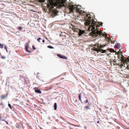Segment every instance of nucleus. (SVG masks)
Returning a JSON list of instances; mask_svg holds the SVG:
<instances>
[{
	"label": "nucleus",
	"instance_id": "obj_1",
	"mask_svg": "<svg viewBox=\"0 0 129 129\" xmlns=\"http://www.w3.org/2000/svg\"><path fill=\"white\" fill-rule=\"evenodd\" d=\"M91 15L89 14H86L84 20L85 21V24L86 26H88V30L92 31L93 36L95 37H97L102 35L105 36V38L107 37V34L105 33L103 34L101 31L96 30L97 29V25H96V23L93 20H92L91 18Z\"/></svg>",
	"mask_w": 129,
	"mask_h": 129
},
{
	"label": "nucleus",
	"instance_id": "obj_2",
	"mask_svg": "<svg viewBox=\"0 0 129 129\" xmlns=\"http://www.w3.org/2000/svg\"><path fill=\"white\" fill-rule=\"evenodd\" d=\"M53 2V0L50 1L48 7L50 12L55 15L57 13L56 9L58 8H61L62 7L64 6L65 2L63 0H56L55 3Z\"/></svg>",
	"mask_w": 129,
	"mask_h": 129
},
{
	"label": "nucleus",
	"instance_id": "obj_3",
	"mask_svg": "<svg viewBox=\"0 0 129 129\" xmlns=\"http://www.w3.org/2000/svg\"><path fill=\"white\" fill-rule=\"evenodd\" d=\"M69 8L71 12L75 11L81 14L83 12L81 9V8H78L75 5H70L69 6Z\"/></svg>",
	"mask_w": 129,
	"mask_h": 129
},
{
	"label": "nucleus",
	"instance_id": "obj_4",
	"mask_svg": "<svg viewBox=\"0 0 129 129\" xmlns=\"http://www.w3.org/2000/svg\"><path fill=\"white\" fill-rule=\"evenodd\" d=\"M100 45L98 44H95L94 45L92 49H94L97 50H98L100 48Z\"/></svg>",
	"mask_w": 129,
	"mask_h": 129
},
{
	"label": "nucleus",
	"instance_id": "obj_5",
	"mask_svg": "<svg viewBox=\"0 0 129 129\" xmlns=\"http://www.w3.org/2000/svg\"><path fill=\"white\" fill-rule=\"evenodd\" d=\"M110 63L111 65L112 64L114 66L118 65V63H116V61L115 59H114L112 61H111L110 62Z\"/></svg>",
	"mask_w": 129,
	"mask_h": 129
},
{
	"label": "nucleus",
	"instance_id": "obj_6",
	"mask_svg": "<svg viewBox=\"0 0 129 129\" xmlns=\"http://www.w3.org/2000/svg\"><path fill=\"white\" fill-rule=\"evenodd\" d=\"M29 47L28 44L27 43H26V44H25V49L26 50V51L28 52H31V51L30 50H28V48Z\"/></svg>",
	"mask_w": 129,
	"mask_h": 129
},
{
	"label": "nucleus",
	"instance_id": "obj_7",
	"mask_svg": "<svg viewBox=\"0 0 129 129\" xmlns=\"http://www.w3.org/2000/svg\"><path fill=\"white\" fill-rule=\"evenodd\" d=\"M92 51H91V53L93 54L94 55H96V54L98 53V50L92 49Z\"/></svg>",
	"mask_w": 129,
	"mask_h": 129
},
{
	"label": "nucleus",
	"instance_id": "obj_8",
	"mask_svg": "<svg viewBox=\"0 0 129 129\" xmlns=\"http://www.w3.org/2000/svg\"><path fill=\"white\" fill-rule=\"evenodd\" d=\"M129 58H127L126 59V58L124 59H123V60H122L121 61L122 62H123V63H127V62H129Z\"/></svg>",
	"mask_w": 129,
	"mask_h": 129
},
{
	"label": "nucleus",
	"instance_id": "obj_9",
	"mask_svg": "<svg viewBox=\"0 0 129 129\" xmlns=\"http://www.w3.org/2000/svg\"><path fill=\"white\" fill-rule=\"evenodd\" d=\"M57 55L60 58L64 59H66L67 58V57L65 56H62L60 54H57Z\"/></svg>",
	"mask_w": 129,
	"mask_h": 129
},
{
	"label": "nucleus",
	"instance_id": "obj_10",
	"mask_svg": "<svg viewBox=\"0 0 129 129\" xmlns=\"http://www.w3.org/2000/svg\"><path fill=\"white\" fill-rule=\"evenodd\" d=\"M121 47V46L120 44L117 43H116L114 46V47L116 48L119 49Z\"/></svg>",
	"mask_w": 129,
	"mask_h": 129
},
{
	"label": "nucleus",
	"instance_id": "obj_11",
	"mask_svg": "<svg viewBox=\"0 0 129 129\" xmlns=\"http://www.w3.org/2000/svg\"><path fill=\"white\" fill-rule=\"evenodd\" d=\"M7 94L2 95L1 96V99L3 100L7 98Z\"/></svg>",
	"mask_w": 129,
	"mask_h": 129
},
{
	"label": "nucleus",
	"instance_id": "obj_12",
	"mask_svg": "<svg viewBox=\"0 0 129 129\" xmlns=\"http://www.w3.org/2000/svg\"><path fill=\"white\" fill-rule=\"evenodd\" d=\"M85 31L84 30H79V35L80 36H81L82 34H83L84 33Z\"/></svg>",
	"mask_w": 129,
	"mask_h": 129
},
{
	"label": "nucleus",
	"instance_id": "obj_13",
	"mask_svg": "<svg viewBox=\"0 0 129 129\" xmlns=\"http://www.w3.org/2000/svg\"><path fill=\"white\" fill-rule=\"evenodd\" d=\"M16 126L17 128H20L21 127V124L19 123H17Z\"/></svg>",
	"mask_w": 129,
	"mask_h": 129
},
{
	"label": "nucleus",
	"instance_id": "obj_14",
	"mask_svg": "<svg viewBox=\"0 0 129 129\" xmlns=\"http://www.w3.org/2000/svg\"><path fill=\"white\" fill-rule=\"evenodd\" d=\"M98 51H100L102 53H104L106 52V50H103L102 49H99Z\"/></svg>",
	"mask_w": 129,
	"mask_h": 129
},
{
	"label": "nucleus",
	"instance_id": "obj_15",
	"mask_svg": "<svg viewBox=\"0 0 129 129\" xmlns=\"http://www.w3.org/2000/svg\"><path fill=\"white\" fill-rule=\"evenodd\" d=\"M35 92L36 93L40 94L41 93H42L41 91L40 90L38 89L35 90Z\"/></svg>",
	"mask_w": 129,
	"mask_h": 129
},
{
	"label": "nucleus",
	"instance_id": "obj_16",
	"mask_svg": "<svg viewBox=\"0 0 129 129\" xmlns=\"http://www.w3.org/2000/svg\"><path fill=\"white\" fill-rule=\"evenodd\" d=\"M81 94L80 93L79 94V100L81 101H82V100L81 99Z\"/></svg>",
	"mask_w": 129,
	"mask_h": 129
},
{
	"label": "nucleus",
	"instance_id": "obj_17",
	"mask_svg": "<svg viewBox=\"0 0 129 129\" xmlns=\"http://www.w3.org/2000/svg\"><path fill=\"white\" fill-rule=\"evenodd\" d=\"M107 40L109 42V43L110 42H111V43H113L112 41L111 40V39L109 38H107Z\"/></svg>",
	"mask_w": 129,
	"mask_h": 129
},
{
	"label": "nucleus",
	"instance_id": "obj_18",
	"mask_svg": "<svg viewBox=\"0 0 129 129\" xmlns=\"http://www.w3.org/2000/svg\"><path fill=\"white\" fill-rule=\"evenodd\" d=\"M57 108V105L56 103H55L54 104V109L55 110H56Z\"/></svg>",
	"mask_w": 129,
	"mask_h": 129
},
{
	"label": "nucleus",
	"instance_id": "obj_19",
	"mask_svg": "<svg viewBox=\"0 0 129 129\" xmlns=\"http://www.w3.org/2000/svg\"><path fill=\"white\" fill-rule=\"evenodd\" d=\"M121 59H120V60L121 61L122 60H123V59L126 58H124V56L123 55H121Z\"/></svg>",
	"mask_w": 129,
	"mask_h": 129
},
{
	"label": "nucleus",
	"instance_id": "obj_20",
	"mask_svg": "<svg viewBox=\"0 0 129 129\" xmlns=\"http://www.w3.org/2000/svg\"><path fill=\"white\" fill-rule=\"evenodd\" d=\"M85 108L86 110L90 109V107L89 106H86L85 107Z\"/></svg>",
	"mask_w": 129,
	"mask_h": 129
},
{
	"label": "nucleus",
	"instance_id": "obj_21",
	"mask_svg": "<svg viewBox=\"0 0 129 129\" xmlns=\"http://www.w3.org/2000/svg\"><path fill=\"white\" fill-rule=\"evenodd\" d=\"M106 46V45H100V48L99 49H101V48H103L105 46Z\"/></svg>",
	"mask_w": 129,
	"mask_h": 129
},
{
	"label": "nucleus",
	"instance_id": "obj_22",
	"mask_svg": "<svg viewBox=\"0 0 129 129\" xmlns=\"http://www.w3.org/2000/svg\"><path fill=\"white\" fill-rule=\"evenodd\" d=\"M110 51L111 52H116V51H115L113 49H110Z\"/></svg>",
	"mask_w": 129,
	"mask_h": 129
},
{
	"label": "nucleus",
	"instance_id": "obj_23",
	"mask_svg": "<svg viewBox=\"0 0 129 129\" xmlns=\"http://www.w3.org/2000/svg\"><path fill=\"white\" fill-rule=\"evenodd\" d=\"M18 29L20 31H21L22 30V27H19L18 28Z\"/></svg>",
	"mask_w": 129,
	"mask_h": 129
},
{
	"label": "nucleus",
	"instance_id": "obj_24",
	"mask_svg": "<svg viewBox=\"0 0 129 129\" xmlns=\"http://www.w3.org/2000/svg\"><path fill=\"white\" fill-rule=\"evenodd\" d=\"M47 47L48 48H50V49H53V47H52L51 46H47Z\"/></svg>",
	"mask_w": 129,
	"mask_h": 129
},
{
	"label": "nucleus",
	"instance_id": "obj_25",
	"mask_svg": "<svg viewBox=\"0 0 129 129\" xmlns=\"http://www.w3.org/2000/svg\"><path fill=\"white\" fill-rule=\"evenodd\" d=\"M0 48H4V46L3 45L0 43Z\"/></svg>",
	"mask_w": 129,
	"mask_h": 129
},
{
	"label": "nucleus",
	"instance_id": "obj_26",
	"mask_svg": "<svg viewBox=\"0 0 129 129\" xmlns=\"http://www.w3.org/2000/svg\"><path fill=\"white\" fill-rule=\"evenodd\" d=\"M9 107L11 109L13 110L12 109H13V108L12 107L11 105L9 104Z\"/></svg>",
	"mask_w": 129,
	"mask_h": 129
},
{
	"label": "nucleus",
	"instance_id": "obj_27",
	"mask_svg": "<svg viewBox=\"0 0 129 129\" xmlns=\"http://www.w3.org/2000/svg\"><path fill=\"white\" fill-rule=\"evenodd\" d=\"M42 39L40 38H39L38 39H37V41H38L39 42H40V40Z\"/></svg>",
	"mask_w": 129,
	"mask_h": 129
},
{
	"label": "nucleus",
	"instance_id": "obj_28",
	"mask_svg": "<svg viewBox=\"0 0 129 129\" xmlns=\"http://www.w3.org/2000/svg\"><path fill=\"white\" fill-rule=\"evenodd\" d=\"M118 58L119 59L120 58H121V56L120 55H119L118 54Z\"/></svg>",
	"mask_w": 129,
	"mask_h": 129
},
{
	"label": "nucleus",
	"instance_id": "obj_29",
	"mask_svg": "<svg viewBox=\"0 0 129 129\" xmlns=\"http://www.w3.org/2000/svg\"><path fill=\"white\" fill-rule=\"evenodd\" d=\"M33 48L34 50H35L36 49V48H35L34 45L33 46Z\"/></svg>",
	"mask_w": 129,
	"mask_h": 129
},
{
	"label": "nucleus",
	"instance_id": "obj_30",
	"mask_svg": "<svg viewBox=\"0 0 129 129\" xmlns=\"http://www.w3.org/2000/svg\"><path fill=\"white\" fill-rule=\"evenodd\" d=\"M1 58L2 59H5V57L4 56H1Z\"/></svg>",
	"mask_w": 129,
	"mask_h": 129
},
{
	"label": "nucleus",
	"instance_id": "obj_31",
	"mask_svg": "<svg viewBox=\"0 0 129 129\" xmlns=\"http://www.w3.org/2000/svg\"><path fill=\"white\" fill-rule=\"evenodd\" d=\"M84 102L85 103H87L88 102V100H86L84 101Z\"/></svg>",
	"mask_w": 129,
	"mask_h": 129
},
{
	"label": "nucleus",
	"instance_id": "obj_32",
	"mask_svg": "<svg viewBox=\"0 0 129 129\" xmlns=\"http://www.w3.org/2000/svg\"><path fill=\"white\" fill-rule=\"evenodd\" d=\"M5 49L7 51V48L6 46L5 47Z\"/></svg>",
	"mask_w": 129,
	"mask_h": 129
},
{
	"label": "nucleus",
	"instance_id": "obj_33",
	"mask_svg": "<svg viewBox=\"0 0 129 129\" xmlns=\"http://www.w3.org/2000/svg\"><path fill=\"white\" fill-rule=\"evenodd\" d=\"M45 42V40H42V42H43V43H44Z\"/></svg>",
	"mask_w": 129,
	"mask_h": 129
},
{
	"label": "nucleus",
	"instance_id": "obj_34",
	"mask_svg": "<svg viewBox=\"0 0 129 129\" xmlns=\"http://www.w3.org/2000/svg\"><path fill=\"white\" fill-rule=\"evenodd\" d=\"M85 129H86L87 127H84Z\"/></svg>",
	"mask_w": 129,
	"mask_h": 129
},
{
	"label": "nucleus",
	"instance_id": "obj_35",
	"mask_svg": "<svg viewBox=\"0 0 129 129\" xmlns=\"http://www.w3.org/2000/svg\"><path fill=\"white\" fill-rule=\"evenodd\" d=\"M1 119V116H0V120Z\"/></svg>",
	"mask_w": 129,
	"mask_h": 129
},
{
	"label": "nucleus",
	"instance_id": "obj_36",
	"mask_svg": "<svg viewBox=\"0 0 129 129\" xmlns=\"http://www.w3.org/2000/svg\"><path fill=\"white\" fill-rule=\"evenodd\" d=\"M99 121H98L97 122V123H99Z\"/></svg>",
	"mask_w": 129,
	"mask_h": 129
},
{
	"label": "nucleus",
	"instance_id": "obj_37",
	"mask_svg": "<svg viewBox=\"0 0 129 129\" xmlns=\"http://www.w3.org/2000/svg\"><path fill=\"white\" fill-rule=\"evenodd\" d=\"M119 51H121V50H120V49H119Z\"/></svg>",
	"mask_w": 129,
	"mask_h": 129
},
{
	"label": "nucleus",
	"instance_id": "obj_38",
	"mask_svg": "<svg viewBox=\"0 0 129 129\" xmlns=\"http://www.w3.org/2000/svg\"><path fill=\"white\" fill-rule=\"evenodd\" d=\"M7 124H8V122H7Z\"/></svg>",
	"mask_w": 129,
	"mask_h": 129
},
{
	"label": "nucleus",
	"instance_id": "obj_39",
	"mask_svg": "<svg viewBox=\"0 0 129 129\" xmlns=\"http://www.w3.org/2000/svg\"><path fill=\"white\" fill-rule=\"evenodd\" d=\"M118 53H119V51H118Z\"/></svg>",
	"mask_w": 129,
	"mask_h": 129
}]
</instances>
